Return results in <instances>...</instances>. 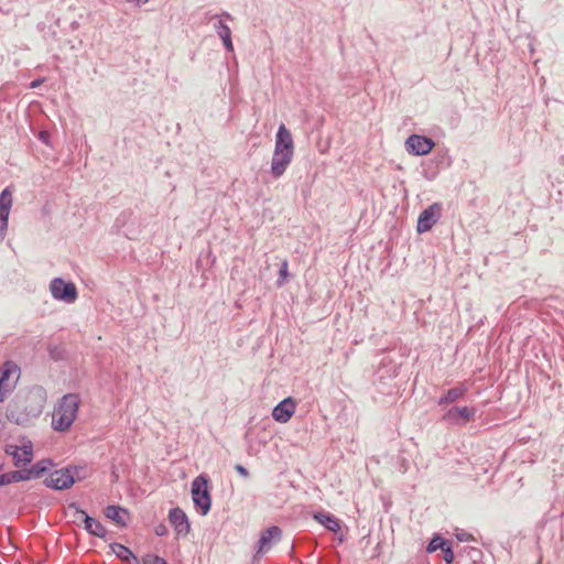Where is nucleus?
Here are the masks:
<instances>
[{
    "label": "nucleus",
    "instance_id": "7",
    "mask_svg": "<svg viewBox=\"0 0 564 564\" xmlns=\"http://www.w3.org/2000/svg\"><path fill=\"white\" fill-rule=\"evenodd\" d=\"M434 145L435 143L432 139L419 134H412L405 141L406 151L413 155L429 154Z\"/></svg>",
    "mask_w": 564,
    "mask_h": 564
},
{
    "label": "nucleus",
    "instance_id": "26",
    "mask_svg": "<svg viewBox=\"0 0 564 564\" xmlns=\"http://www.w3.org/2000/svg\"><path fill=\"white\" fill-rule=\"evenodd\" d=\"M217 33L221 40L231 35V31H230L229 26L224 24L223 22H219Z\"/></svg>",
    "mask_w": 564,
    "mask_h": 564
},
{
    "label": "nucleus",
    "instance_id": "15",
    "mask_svg": "<svg viewBox=\"0 0 564 564\" xmlns=\"http://www.w3.org/2000/svg\"><path fill=\"white\" fill-rule=\"evenodd\" d=\"M476 410L469 406H455L452 408L445 415V417L453 422H468L475 416Z\"/></svg>",
    "mask_w": 564,
    "mask_h": 564
},
{
    "label": "nucleus",
    "instance_id": "29",
    "mask_svg": "<svg viewBox=\"0 0 564 564\" xmlns=\"http://www.w3.org/2000/svg\"><path fill=\"white\" fill-rule=\"evenodd\" d=\"M223 42H224V45L226 46V48H227L228 51H234V45H232V42H231V35H230V36H228V37H225V39L223 40Z\"/></svg>",
    "mask_w": 564,
    "mask_h": 564
},
{
    "label": "nucleus",
    "instance_id": "5",
    "mask_svg": "<svg viewBox=\"0 0 564 564\" xmlns=\"http://www.w3.org/2000/svg\"><path fill=\"white\" fill-rule=\"evenodd\" d=\"M50 291L55 300L74 303L77 300V289L73 282H65L61 278L51 281Z\"/></svg>",
    "mask_w": 564,
    "mask_h": 564
},
{
    "label": "nucleus",
    "instance_id": "33",
    "mask_svg": "<svg viewBox=\"0 0 564 564\" xmlns=\"http://www.w3.org/2000/svg\"><path fill=\"white\" fill-rule=\"evenodd\" d=\"M155 533H156L158 535H163V534H165V533H166V528H165L164 525H159V527H156V529H155Z\"/></svg>",
    "mask_w": 564,
    "mask_h": 564
},
{
    "label": "nucleus",
    "instance_id": "12",
    "mask_svg": "<svg viewBox=\"0 0 564 564\" xmlns=\"http://www.w3.org/2000/svg\"><path fill=\"white\" fill-rule=\"evenodd\" d=\"M169 519L178 535H186L189 532V522L182 509H172Z\"/></svg>",
    "mask_w": 564,
    "mask_h": 564
},
{
    "label": "nucleus",
    "instance_id": "18",
    "mask_svg": "<svg viewBox=\"0 0 564 564\" xmlns=\"http://www.w3.org/2000/svg\"><path fill=\"white\" fill-rule=\"evenodd\" d=\"M110 549L118 558L129 564H138V558L127 546L119 543H113L110 545Z\"/></svg>",
    "mask_w": 564,
    "mask_h": 564
},
{
    "label": "nucleus",
    "instance_id": "27",
    "mask_svg": "<svg viewBox=\"0 0 564 564\" xmlns=\"http://www.w3.org/2000/svg\"><path fill=\"white\" fill-rule=\"evenodd\" d=\"M143 562L144 564H167L164 558L158 555H148Z\"/></svg>",
    "mask_w": 564,
    "mask_h": 564
},
{
    "label": "nucleus",
    "instance_id": "13",
    "mask_svg": "<svg viewBox=\"0 0 564 564\" xmlns=\"http://www.w3.org/2000/svg\"><path fill=\"white\" fill-rule=\"evenodd\" d=\"M280 538L281 530L278 527H271L268 530L263 531L259 540L257 553H267L269 550H271L272 545L280 540Z\"/></svg>",
    "mask_w": 564,
    "mask_h": 564
},
{
    "label": "nucleus",
    "instance_id": "24",
    "mask_svg": "<svg viewBox=\"0 0 564 564\" xmlns=\"http://www.w3.org/2000/svg\"><path fill=\"white\" fill-rule=\"evenodd\" d=\"M288 276H289V263L286 260H283L280 271H279V279L276 281V284L279 286H282L285 283Z\"/></svg>",
    "mask_w": 564,
    "mask_h": 564
},
{
    "label": "nucleus",
    "instance_id": "22",
    "mask_svg": "<svg viewBox=\"0 0 564 564\" xmlns=\"http://www.w3.org/2000/svg\"><path fill=\"white\" fill-rule=\"evenodd\" d=\"M51 466V463L48 460H40L35 465L32 466V468L24 470L25 473L30 474L31 478H37L41 477Z\"/></svg>",
    "mask_w": 564,
    "mask_h": 564
},
{
    "label": "nucleus",
    "instance_id": "11",
    "mask_svg": "<svg viewBox=\"0 0 564 564\" xmlns=\"http://www.w3.org/2000/svg\"><path fill=\"white\" fill-rule=\"evenodd\" d=\"M13 198L10 187H6L0 194V231H6Z\"/></svg>",
    "mask_w": 564,
    "mask_h": 564
},
{
    "label": "nucleus",
    "instance_id": "16",
    "mask_svg": "<svg viewBox=\"0 0 564 564\" xmlns=\"http://www.w3.org/2000/svg\"><path fill=\"white\" fill-rule=\"evenodd\" d=\"M314 519L318 523L324 525L327 530L335 532V533L338 532L341 528L340 521L330 513L318 512V513L314 514Z\"/></svg>",
    "mask_w": 564,
    "mask_h": 564
},
{
    "label": "nucleus",
    "instance_id": "31",
    "mask_svg": "<svg viewBox=\"0 0 564 564\" xmlns=\"http://www.w3.org/2000/svg\"><path fill=\"white\" fill-rule=\"evenodd\" d=\"M44 83L43 78H37L30 84V88H37Z\"/></svg>",
    "mask_w": 564,
    "mask_h": 564
},
{
    "label": "nucleus",
    "instance_id": "21",
    "mask_svg": "<svg viewBox=\"0 0 564 564\" xmlns=\"http://www.w3.org/2000/svg\"><path fill=\"white\" fill-rule=\"evenodd\" d=\"M85 529L93 535L104 538L107 533L106 528L95 518L89 517L85 522Z\"/></svg>",
    "mask_w": 564,
    "mask_h": 564
},
{
    "label": "nucleus",
    "instance_id": "8",
    "mask_svg": "<svg viewBox=\"0 0 564 564\" xmlns=\"http://www.w3.org/2000/svg\"><path fill=\"white\" fill-rule=\"evenodd\" d=\"M441 216V205L435 203L424 209L417 219L416 230L419 232L429 231Z\"/></svg>",
    "mask_w": 564,
    "mask_h": 564
},
{
    "label": "nucleus",
    "instance_id": "19",
    "mask_svg": "<svg viewBox=\"0 0 564 564\" xmlns=\"http://www.w3.org/2000/svg\"><path fill=\"white\" fill-rule=\"evenodd\" d=\"M30 479V474L24 470L0 473V486Z\"/></svg>",
    "mask_w": 564,
    "mask_h": 564
},
{
    "label": "nucleus",
    "instance_id": "10",
    "mask_svg": "<svg viewBox=\"0 0 564 564\" xmlns=\"http://www.w3.org/2000/svg\"><path fill=\"white\" fill-rule=\"evenodd\" d=\"M295 402L292 398L281 401L272 411V417L280 423H286L295 412Z\"/></svg>",
    "mask_w": 564,
    "mask_h": 564
},
{
    "label": "nucleus",
    "instance_id": "14",
    "mask_svg": "<svg viewBox=\"0 0 564 564\" xmlns=\"http://www.w3.org/2000/svg\"><path fill=\"white\" fill-rule=\"evenodd\" d=\"M293 154L291 153H279L273 152V158L271 162V173L278 178L285 172L286 167L292 162Z\"/></svg>",
    "mask_w": 564,
    "mask_h": 564
},
{
    "label": "nucleus",
    "instance_id": "30",
    "mask_svg": "<svg viewBox=\"0 0 564 564\" xmlns=\"http://www.w3.org/2000/svg\"><path fill=\"white\" fill-rule=\"evenodd\" d=\"M236 470L242 476V477H248L249 476V473L248 470L242 466V465H236Z\"/></svg>",
    "mask_w": 564,
    "mask_h": 564
},
{
    "label": "nucleus",
    "instance_id": "2",
    "mask_svg": "<svg viewBox=\"0 0 564 564\" xmlns=\"http://www.w3.org/2000/svg\"><path fill=\"white\" fill-rule=\"evenodd\" d=\"M20 367L12 360H7L0 367V402H3L15 389L20 379Z\"/></svg>",
    "mask_w": 564,
    "mask_h": 564
},
{
    "label": "nucleus",
    "instance_id": "25",
    "mask_svg": "<svg viewBox=\"0 0 564 564\" xmlns=\"http://www.w3.org/2000/svg\"><path fill=\"white\" fill-rule=\"evenodd\" d=\"M69 509L73 510V521L74 522H83L85 524V522L87 521L89 516L85 511H83L76 507L70 506Z\"/></svg>",
    "mask_w": 564,
    "mask_h": 564
},
{
    "label": "nucleus",
    "instance_id": "4",
    "mask_svg": "<svg viewBox=\"0 0 564 564\" xmlns=\"http://www.w3.org/2000/svg\"><path fill=\"white\" fill-rule=\"evenodd\" d=\"M192 497L200 513L206 514L210 509V495L208 491V481L204 476H198L193 480Z\"/></svg>",
    "mask_w": 564,
    "mask_h": 564
},
{
    "label": "nucleus",
    "instance_id": "23",
    "mask_svg": "<svg viewBox=\"0 0 564 564\" xmlns=\"http://www.w3.org/2000/svg\"><path fill=\"white\" fill-rule=\"evenodd\" d=\"M445 545L446 543L441 536H434L429 543L426 551L429 553H433L438 549L443 550Z\"/></svg>",
    "mask_w": 564,
    "mask_h": 564
},
{
    "label": "nucleus",
    "instance_id": "32",
    "mask_svg": "<svg viewBox=\"0 0 564 564\" xmlns=\"http://www.w3.org/2000/svg\"><path fill=\"white\" fill-rule=\"evenodd\" d=\"M7 417L11 421H15L17 423H19V419L14 416L13 412L10 410V408L8 409L7 411Z\"/></svg>",
    "mask_w": 564,
    "mask_h": 564
},
{
    "label": "nucleus",
    "instance_id": "28",
    "mask_svg": "<svg viewBox=\"0 0 564 564\" xmlns=\"http://www.w3.org/2000/svg\"><path fill=\"white\" fill-rule=\"evenodd\" d=\"M444 552V560L446 564H451L454 561V553L449 546H445L443 549Z\"/></svg>",
    "mask_w": 564,
    "mask_h": 564
},
{
    "label": "nucleus",
    "instance_id": "20",
    "mask_svg": "<svg viewBox=\"0 0 564 564\" xmlns=\"http://www.w3.org/2000/svg\"><path fill=\"white\" fill-rule=\"evenodd\" d=\"M466 393V388L464 386H458L453 389H449L443 398L440 399L438 404H448L454 403L457 400L462 399Z\"/></svg>",
    "mask_w": 564,
    "mask_h": 564
},
{
    "label": "nucleus",
    "instance_id": "3",
    "mask_svg": "<svg viewBox=\"0 0 564 564\" xmlns=\"http://www.w3.org/2000/svg\"><path fill=\"white\" fill-rule=\"evenodd\" d=\"M4 452L11 456L15 466H25L33 459V445L31 441L20 440L6 445Z\"/></svg>",
    "mask_w": 564,
    "mask_h": 564
},
{
    "label": "nucleus",
    "instance_id": "6",
    "mask_svg": "<svg viewBox=\"0 0 564 564\" xmlns=\"http://www.w3.org/2000/svg\"><path fill=\"white\" fill-rule=\"evenodd\" d=\"M75 482L74 473L70 468H61L50 474L45 479L47 487L64 490Z\"/></svg>",
    "mask_w": 564,
    "mask_h": 564
},
{
    "label": "nucleus",
    "instance_id": "9",
    "mask_svg": "<svg viewBox=\"0 0 564 564\" xmlns=\"http://www.w3.org/2000/svg\"><path fill=\"white\" fill-rule=\"evenodd\" d=\"M274 152L279 153H294V142L291 132L282 123L279 127L275 140Z\"/></svg>",
    "mask_w": 564,
    "mask_h": 564
},
{
    "label": "nucleus",
    "instance_id": "1",
    "mask_svg": "<svg viewBox=\"0 0 564 564\" xmlns=\"http://www.w3.org/2000/svg\"><path fill=\"white\" fill-rule=\"evenodd\" d=\"M80 398L76 393L65 394L54 408L52 413V427L58 432L70 429L77 417Z\"/></svg>",
    "mask_w": 564,
    "mask_h": 564
},
{
    "label": "nucleus",
    "instance_id": "17",
    "mask_svg": "<svg viewBox=\"0 0 564 564\" xmlns=\"http://www.w3.org/2000/svg\"><path fill=\"white\" fill-rule=\"evenodd\" d=\"M127 514V511L119 506H108L105 509L106 518L113 521L116 524L120 527L126 525Z\"/></svg>",
    "mask_w": 564,
    "mask_h": 564
}]
</instances>
